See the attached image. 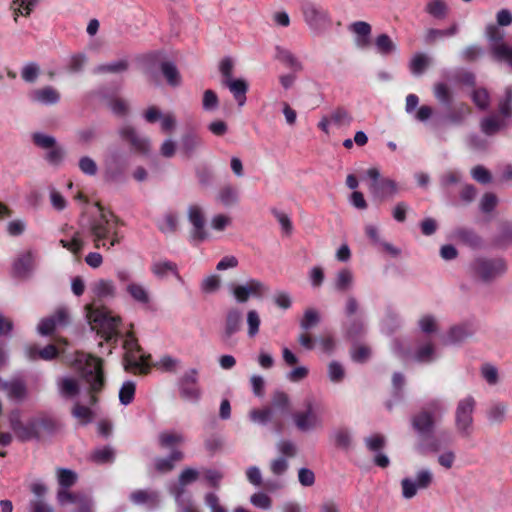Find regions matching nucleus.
Instances as JSON below:
<instances>
[{
	"label": "nucleus",
	"instance_id": "0eeeda50",
	"mask_svg": "<svg viewBox=\"0 0 512 512\" xmlns=\"http://www.w3.org/2000/svg\"><path fill=\"white\" fill-rule=\"evenodd\" d=\"M103 167L104 179L107 182H122L128 167L127 155L119 148L110 147L104 156Z\"/></svg>",
	"mask_w": 512,
	"mask_h": 512
},
{
	"label": "nucleus",
	"instance_id": "49530a36",
	"mask_svg": "<svg viewBox=\"0 0 512 512\" xmlns=\"http://www.w3.org/2000/svg\"><path fill=\"white\" fill-rule=\"evenodd\" d=\"M330 119L338 127L349 126L353 121V116L345 107L338 106L332 111Z\"/></svg>",
	"mask_w": 512,
	"mask_h": 512
},
{
	"label": "nucleus",
	"instance_id": "393cba45",
	"mask_svg": "<svg viewBox=\"0 0 512 512\" xmlns=\"http://www.w3.org/2000/svg\"><path fill=\"white\" fill-rule=\"evenodd\" d=\"M221 84L230 90L239 107L244 106L247 99L246 93L249 89V85L246 80L242 78H232L228 81H221Z\"/></svg>",
	"mask_w": 512,
	"mask_h": 512
},
{
	"label": "nucleus",
	"instance_id": "37998d69",
	"mask_svg": "<svg viewBox=\"0 0 512 512\" xmlns=\"http://www.w3.org/2000/svg\"><path fill=\"white\" fill-rule=\"evenodd\" d=\"M60 393L63 397L71 399L80 393L78 382L70 377L62 378L59 383Z\"/></svg>",
	"mask_w": 512,
	"mask_h": 512
},
{
	"label": "nucleus",
	"instance_id": "a18cd8bd",
	"mask_svg": "<svg viewBox=\"0 0 512 512\" xmlns=\"http://www.w3.org/2000/svg\"><path fill=\"white\" fill-rule=\"evenodd\" d=\"M272 410H278L281 414H287L290 410V399L287 393L275 391L271 399Z\"/></svg>",
	"mask_w": 512,
	"mask_h": 512
},
{
	"label": "nucleus",
	"instance_id": "b1692460",
	"mask_svg": "<svg viewBox=\"0 0 512 512\" xmlns=\"http://www.w3.org/2000/svg\"><path fill=\"white\" fill-rule=\"evenodd\" d=\"M492 246L498 249L512 247V221H501L498 224V232L492 238Z\"/></svg>",
	"mask_w": 512,
	"mask_h": 512
},
{
	"label": "nucleus",
	"instance_id": "ea45409f",
	"mask_svg": "<svg viewBox=\"0 0 512 512\" xmlns=\"http://www.w3.org/2000/svg\"><path fill=\"white\" fill-rule=\"evenodd\" d=\"M353 285V274L352 272L347 269L343 268L336 274L334 287L335 290L338 292H346L348 291Z\"/></svg>",
	"mask_w": 512,
	"mask_h": 512
},
{
	"label": "nucleus",
	"instance_id": "bb28decb",
	"mask_svg": "<svg viewBox=\"0 0 512 512\" xmlns=\"http://www.w3.org/2000/svg\"><path fill=\"white\" fill-rule=\"evenodd\" d=\"M2 389L7 392V396L15 401L21 402L27 397L26 383L21 379H13L2 383Z\"/></svg>",
	"mask_w": 512,
	"mask_h": 512
},
{
	"label": "nucleus",
	"instance_id": "39448f33",
	"mask_svg": "<svg viewBox=\"0 0 512 512\" xmlns=\"http://www.w3.org/2000/svg\"><path fill=\"white\" fill-rule=\"evenodd\" d=\"M82 375L89 386V403L95 405L98 402L96 394L104 389L106 383L103 360L94 355H88L82 369Z\"/></svg>",
	"mask_w": 512,
	"mask_h": 512
},
{
	"label": "nucleus",
	"instance_id": "13d9d810",
	"mask_svg": "<svg viewBox=\"0 0 512 512\" xmlns=\"http://www.w3.org/2000/svg\"><path fill=\"white\" fill-rule=\"evenodd\" d=\"M246 321L248 326V337L254 338L259 333V328L261 324L259 313L254 309L249 310L247 312Z\"/></svg>",
	"mask_w": 512,
	"mask_h": 512
},
{
	"label": "nucleus",
	"instance_id": "a211bd4d",
	"mask_svg": "<svg viewBox=\"0 0 512 512\" xmlns=\"http://www.w3.org/2000/svg\"><path fill=\"white\" fill-rule=\"evenodd\" d=\"M203 145L204 141L201 135L197 131L190 129L182 134L179 151L183 157L190 159Z\"/></svg>",
	"mask_w": 512,
	"mask_h": 512
},
{
	"label": "nucleus",
	"instance_id": "cd10ccee",
	"mask_svg": "<svg viewBox=\"0 0 512 512\" xmlns=\"http://www.w3.org/2000/svg\"><path fill=\"white\" fill-rule=\"evenodd\" d=\"M344 336L352 341L361 338L365 333V326L362 318L352 317L343 324Z\"/></svg>",
	"mask_w": 512,
	"mask_h": 512
},
{
	"label": "nucleus",
	"instance_id": "423d86ee",
	"mask_svg": "<svg viewBox=\"0 0 512 512\" xmlns=\"http://www.w3.org/2000/svg\"><path fill=\"white\" fill-rule=\"evenodd\" d=\"M123 348L126 351L124 355V368L126 371L133 370L141 373L149 371L148 360L151 356L143 352L133 332L127 333Z\"/></svg>",
	"mask_w": 512,
	"mask_h": 512
},
{
	"label": "nucleus",
	"instance_id": "09e8293b",
	"mask_svg": "<svg viewBox=\"0 0 512 512\" xmlns=\"http://www.w3.org/2000/svg\"><path fill=\"white\" fill-rule=\"evenodd\" d=\"M320 323V314L316 309H306L303 318L300 321V327L304 331H308L316 327Z\"/></svg>",
	"mask_w": 512,
	"mask_h": 512
},
{
	"label": "nucleus",
	"instance_id": "e2e57ef3",
	"mask_svg": "<svg viewBox=\"0 0 512 512\" xmlns=\"http://www.w3.org/2000/svg\"><path fill=\"white\" fill-rule=\"evenodd\" d=\"M334 443L336 447L348 450L351 446V435L348 429L340 428L336 430L333 434Z\"/></svg>",
	"mask_w": 512,
	"mask_h": 512
},
{
	"label": "nucleus",
	"instance_id": "c756f323",
	"mask_svg": "<svg viewBox=\"0 0 512 512\" xmlns=\"http://www.w3.org/2000/svg\"><path fill=\"white\" fill-rule=\"evenodd\" d=\"M275 52V59L290 68L293 72L302 71V63L292 54L291 51L281 46H276Z\"/></svg>",
	"mask_w": 512,
	"mask_h": 512
},
{
	"label": "nucleus",
	"instance_id": "f03ea898",
	"mask_svg": "<svg viewBox=\"0 0 512 512\" xmlns=\"http://www.w3.org/2000/svg\"><path fill=\"white\" fill-rule=\"evenodd\" d=\"M8 421L16 439L22 443L39 441L43 434L51 436L58 429L56 420L47 415L32 417L24 423L19 409L10 411Z\"/></svg>",
	"mask_w": 512,
	"mask_h": 512
},
{
	"label": "nucleus",
	"instance_id": "de8ad7c7",
	"mask_svg": "<svg viewBox=\"0 0 512 512\" xmlns=\"http://www.w3.org/2000/svg\"><path fill=\"white\" fill-rule=\"evenodd\" d=\"M425 11L436 19H444L448 7L443 0H430L425 7Z\"/></svg>",
	"mask_w": 512,
	"mask_h": 512
},
{
	"label": "nucleus",
	"instance_id": "6e6552de",
	"mask_svg": "<svg viewBox=\"0 0 512 512\" xmlns=\"http://www.w3.org/2000/svg\"><path fill=\"white\" fill-rule=\"evenodd\" d=\"M471 269L482 282L491 283L507 272L508 265L502 257H478L471 263Z\"/></svg>",
	"mask_w": 512,
	"mask_h": 512
},
{
	"label": "nucleus",
	"instance_id": "f3484780",
	"mask_svg": "<svg viewBox=\"0 0 512 512\" xmlns=\"http://www.w3.org/2000/svg\"><path fill=\"white\" fill-rule=\"evenodd\" d=\"M188 219L192 224V230L190 232L191 239L197 243L206 240L208 238V232L205 229V218L199 206H189Z\"/></svg>",
	"mask_w": 512,
	"mask_h": 512
},
{
	"label": "nucleus",
	"instance_id": "3c124183",
	"mask_svg": "<svg viewBox=\"0 0 512 512\" xmlns=\"http://www.w3.org/2000/svg\"><path fill=\"white\" fill-rule=\"evenodd\" d=\"M472 335V330L467 325H456L450 328L448 339L451 343H459Z\"/></svg>",
	"mask_w": 512,
	"mask_h": 512
},
{
	"label": "nucleus",
	"instance_id": "9d476101",
	"mask_svg": "<svg viewBox=\"0 0 512 512\" xmlns=\"http://www.w3.org/2000/svg\"><path fill=\"white\" fill-rule=\"evenodd\" d=\"M476 401L474 397L467 396L457 403L455 410V428L460 437L468 439L474 431L473 413Z\"/></svg>",
	"mask_w": 512,
	"mask_h": 512
},
{
	"label": "nucleus",
	"instance_id": "9b49d317",
	"mask_svg": "<svg viewBox=\"0 0 512 512\" xmlns=\"http://www.w3.org/2000/svg\"><path fill=\"white\" fill-rule=\"evenodd\" d=\"M179 396L191 403H198L202 397V389L199 384V371L190 368L185 371L177 380Z\"/></svg>",
	"mask_w": 512,
	"mask_h": 512
},
{
	"label": "nucleus",
	"instance_id": "69168bd1",
	"mask_svg": "<svg viewBox=\"0 0 512 512\" xmlns=\"http://www.w3.org/2000/svg\"><path fill=\"white\" fill-rule=\"evenodd\" d=\"M32 257L30 253L23 254L13 264V269L16 275H25L31 267Z\"/></svg>",
	"mask_w": 512,
	"mask_h": 512
},
{
	"label": "nucleus",
	"instance_id": "0e129e2a",
	"mask_svg": "<svg viewBox=\"0 0 512 512\" xmlns=\"http://www.w3.org/2000/svg\"><path fill=\"white\" fill-rule=\"evenodd\" d=\"M59 243L63 248L71 251L75 255L80 254L84 248V241L80 238L79 232L73 235L71 241L61 239Z\"/></svg>",
	"mask_w": 512,
	"mask_h": 512
},
{
	"label": "nucleus",
	"instance_id": "c9c22d12",
	"mask_svg": "<svg viewBox=\"0 0 512 512\" xmlns=\"http://www.w3.org/2000/svg\"><path fill=\"white\" fill-rule=\"evenodd\" d=\"M490 53L492 57L498 62H506L512 67V47L506 43L496 44L490 46Z\"/></svg>",
	"mask_w": 512,
	"mask_h": 512
},
{
	"label": "nucleus",
	"instance_id": "dca6fc26",
	"mask_svg": "<svg viewBox=\"0 0 512 512\" xmlns=\"http://www.w3.org/2000/svg\"><path fill=\"white\" fill-rule=\"evenodd\" d=\"M305 411L293 414L294 424L301 432H307L322 427L321 418L315 413L313 400L307 398L304 401Z\"/></svg>",
	"mask_w": 512,
	"mask_h": 512
},
{
	"label": "nucleus",
	"instance_id": "2f4dec72",
	"mask_svg": "<svg viewBox=\"0 0 512 512\" xmlns=\"http://www.w3.org/2000/svg\"><path fill=\"white\" fill-rule=\"evenodd\" d=\"M508 405L504 402H494L486 410V417L490 424L500 425L505 421Z\"/></svg>",
	"mask_w": 512,
	"mask_h": 512
},
{
	"label": "nucleus",
	"instance_id": "1a4fd4ad",
	"mask_svg": "<svg viewBox=\"0 0 512 512\" xmlns=\"http://www.w3.org/2000/svg\"><path fill=\"white\" fill-rule=\"evenodd\" d=\"M300 10L304 22L314 32H322L331 24L328 10L312 0H300Z\"/></svg>",
	"mask_w": 512,
	"mask_h": 512
},
{
	"label": "nucleus",
	"instance_id": "58836bf2",
	"mask_svg": "<svg viewBox=\"0 0 512 512\" xmlns=\"http://www.w3.org/2000/svg\"><path fill=\"white\" fill-rule=\"evenodd\" d=\"M129 68V63L127 60L122 59L115 62L101 64L94 68V74H104V73H122L127 71Z\"/></svg>",
	"mask_w": 512,
	"mask_h": 512
},
{
	"label": "nucleus",
	"instance_id": "603ef678",
	"mask_svg": "<svg viewBox=\"0 0 512 512\" xmlns=\"http://www.w3.org/2000/svg\"><path fill=\"white\" fill-rule=\"evenodd\" d=\"M429 66V58L423 53H416L410 61L412 74L422 75Z\"/></svg>",
	"mask_w": 512,
	"mask_h": 512
},
{
	"label": "nucleus",
	"instance_id": "4468645a",
	"mask_svg": "<svg viewBox=\"0 0 512 512\" xmlns=\"http://www.w3.org/2000/svg\"><path fill=\"white\" fill-rule=\"evenodd\" d=\"M243 314L237 307L230 308L224 318L223 329L220 333V340L225 346H234V336L242 329Z\"/></svg>",
	"mask_w": 512,
	"mask_h": 512
},
{
	"label": "nucleus",
	"instance_id": "ddd939ff",
	"mask_svg": "<svg viewBox=\"0 0 512 512\" xmlns=\"http://www.w3.org/2000/svg\"><path fill=\"white\" fill-rule=\"evenodd\" d=\"M367 176L371 179L369 190L375 199L384 201L397 193L396 182L387 178L380 179V172L377 168L368 169Z\"/></svg>",
	"mask_w": 512,
	"mask_h": 512
},
{
	"label": "nucleus",
	"instance_id": "2eb2a0df",
	"mask_svg": "<svg viewBox=\"0 0 512 512\" xmlns=\"http://www.w3.org/2000/svg\"><path fill=\"white\" fill-rule=\"evenodd\" d=\"M434 480L433 473L429 469H420L416 473L415 480L406 477L401 480L402 496L411 499L417 494L418 489L429 488Z\"/></svg>",
	"mask_w": 512,
	"mask_h": 512
},
{
	"label": "nucleus",
	"instance_id": "6ab92c4d",
	"mask_svg": "<svg viewBox=\"0 0 512 512\" xmlns=\"http://www.w3.org/2000/svg\"><path fill=\"white\" fill-rule=\"evenodd\" d=\"M129 500L138 506H144L148 510H154L159 507L161 502L160 493L156 490L139 489L129 495Z\"/></svg>",
	"mask_w": 512,
	"mask_h": 512
},
{
	"label": "nucleus",
	"instance_id": "4d7b16f0",
	"mask_svg": "<svg viewBox=\"0 0 512 512\" xmlns=\"http://www.w3.org/2000/svg\"><path fill=\"white\" fill-rule=\"evenodd\" d=\"M249 417L251 421L257 422L261 425H266L273 421V411L271 407L263 409H253L250 411Z\"/></svg>",
	"mask_w": 512,
	"mask_h": 512
},
{
	"label": "nucleus",
	"instance_id": "f8f14e48",
	"mask_svg": "<svg viewBox=\"0 0 512 512\" xmlns=\"http://www.w3.org/2000/svg\"><path fill=\"white\" fill-rule=\"evenodd\" d=\"M229 289L237 303H246L249 298H262L269 288L260 280L250 279L246 284H230Z\"/></svg>",
	"mask_w": 512,
	"mask_h": 512
},
{
	"label": "nucleus",
	"instance_id": "a878e982",
	"mask_svg": "<svg viewBox=\"0 0 512 512\" xmlns=\"http://www.w3.org/2000/svg\"><path fill=\"white\" fill-rule=\"evenodd\" d=\"M480 130L486 136H494L508 126L507 120L498 115L484 117L480 121Z\"/></svg>",
	"mask_w": 512,
	"mask_h": 512
},
{
	"label": "nucleus",
	"instance_id": "bf43d9fd",
	"mask_svg": "<svg viewBox=\"0 0 512 512\" xmlns=\"http://www.w3.org/2000/svg\"><path fill=\"white\" fill-rule=\"evenodd\" d=\"M457 32H458L457 24H453L448 29H443V30L431 28L427 31L426 42L432 43L435 40L442 38V37L454 36Z\"/></svg>",
	"mask_w": 512,
	"mask_h": 512
},
{
	"label": "nucleus",
	"instance_id": "412c9836",
	"mask_svg": "<svg viewBox=\"0 0 512 512\" xmlns=\"http://www.w3.org/2000/svg\"><path fill=\"white\" fill-rule=\"evenodd\" d=\"M447 112L443 114L439 121L443 124L460 126L464 123L466 117L470 114V108L465 103H459L450 108H446Z\"/></svg>",
	"mask_w": 512,
	"mask_h": 512
},
{
	"label": "nucleus",
	"instance_id": "7c9ffc66",
	"mask_svg": "<svg viewBox=\"0 0 512 512\" xmlns=\"http://www.w3.org/2000/svg\"><path fill=\"white\" fill-rule=\"evenodd\" d=\"M27 355L32 360L41 358L43 360L49 361L58 357L59 350L54 344H49L42 349H39L36 345H33L27 348Z\"/></svg>",
	"mask_w": 512,
	"mask_h": 512
},
{
	"label": "nucleus",
	"instance_id": "8fccbe9b",
	"mask_svg": "<svg viewBox=\"0 0 512 512\" xmlns=\"http://www.w3.org/2000/svg\"><path fill=\"white\" fill-rule=\"evenodd\" d=\"M182 442H184V437L178 433L162 432L158 436L159 446L163 449L173 448Z\"/></svg>",
	"mask_w": 512,
	"mask_h": 512
},
{
	"label": "nucleus",
	"instance_id": "680f3d73",
	"mask_svg": "<svg viewBox=\"0 0 512 512\" xmlns=\"http://www.w3.org/2000/svg\"><path fill=\"white\" fill-rule=\"evenodd\" d=\"M485 36L491 45L504 43V32L495 24H488L485 27Z\"/></svg>",
	"mask_w": 512,
	"mask_h": 512
},
{
	"label": "nucleus",
	"instance_id": "774afa93",
	"mask_svg": "<svg viewBox=\"0 0 512 512\" xmlns=\"http://www.w3.org/2000/svg\"><path fill=\"white\" fill-rule=\"evenodd\" d=\"M219 106V98L214 90L207 89L203 93L202 107L205 111H215Z\"/></svg>",
	"mask_w": 512,
	"mask_h": 512
},
{
	"label": "nucleus",
	"instance_id": "4be33fe9",
	"mask_svg": "<svg viewBox=\"0 0 512 512\" xmlns=\"http://www.w3.org/2000/svg\"><path fill=\"white\" fill-rule=\"evenodd\" d=\"M453 238L472 249H480L483 245L482 237L474 229L468 227L455 228Z\"/></svg>",
	"mask_w": 512,
	"mask_h": 512
},
{
	"label": "nucleus",
	"instance_id": "5701e85b",
	"mask_svg": "<svg viewBox=\"0 0 512 512\" xmlns=\"http://www.w3.org/2000/svg\"><path fill=\"white\" fill-rule=\"evenodd\" d=\"M32 102L42 105H55L60 101V93L52 86L35 89L29 93Z\"/></svg>",
	"mask_w": 512,
	"mask_h": 512
},
{
	"label": "nucleus",
	"instance_id": "c03bdc74",
	"mask_svg": "<svg viewBox=\"0 0 512 512\" xmlns=\"http://www.w3.org/2000/svg\"><path fill=\"white\" fill-rule=\"evenodd\" d=\"M375 46L381 55L387 56L394 53L397 49L396 44L388 34H380L375 39Z\"/></svg>",
	"mask_w": 512,
	"mask_h": 512
},
{
	"label": "nucleus",
	"instance_id": "f704fd0d",
	"mask_svg": "<svg viewBox=\"0 0 512 512\" xmlns=\"http://www.w3.org/2000/svg\"><path fill=\"white\" fill-rule=\"evenodd\" d=\"M160 70L170 86L176 87L181 83V76L176 65L171 61H162Z\"/></svg>",
	"mask_w": 512,
	"mask_h": 512
},
{
	"label": "nucleus",
	"instance_id": "864d4df0",
	"mask_svg": "<svg viewBox=\"0 0 512 512\" xmlns=\"http://www.w3.org/2000/svg\"><path fill=\"white\" fill-rule=\"evenodd\" d=\"M218 199L223 205L231 206L238 201V190L231 185H226L220 189Z\"/></svg>",
	"mask_w": 512,
	"mask_h": 512
},
{
	"label": "nucleus",
	"instance_id": "7ed1b4c3",
	"mask_svg": "<svg viewBox=\"0 0 512 512\" xmlns=\"http://www.w3.org/2000/svg\"><path fill=\"white\" fill-rule=\"evenodd\" d=\"M99 208L100 216L91 221L90 233L95 248L109 250L121 242L123 237L118 232V225H123V222L113 212H104L100 205Z\"/></svg>",
	"mask_w": 512,
	"mask_h": 512
},
{
	"label": "nucleus",
	"instance_id": "5fc2aeb1",
	"mask_svg": "<svg viewBox=\"0 0 512 512\" xmlns=\"http://www.w3.org/2000/svg\"><path fill=\"white\" fill-rule=\"evenodd\" d=\"M57 479L61 489H69L76 483L77 474L70 469L59 468L57 470Z\"/></svg>",
	"mask_w": 512,
	"mask_h": 512
},
{
	"label": "nucleus",
	"instance_id": "e433bc0d",
	"mask_svg": "<svg viewBox=\"0 0 512 512\" xmlns=\"http://www.w3.org/2000/svg\"><path fill=\"white\" fill-rule=\"evenodd\" d=\"M126 291L139 304L148 305L150 303V294L143 285L130 283L127 285Z\"/></svg>",
	"mask_w": 512,
	"mask_h": 512
},
{
	"label": "nucleus",
	"instance_id": "aec40b11",
	"mask_svg": "<svg viewBox=\"0 0 512 512\" xmlns=\"http://www.w3.org/2000/svg\"><path fill=\"white\" fill-rule=\"evenodd\" d=\"M118 133L122 140L128 142L135 151L142 154H146L149 151L148 139L141 137L134 127L124 125L119 129Z\"/></svg>",
	"mask_w": 512,
	"mask_h": 512
},
{
	"label": "nucleus",
	"instance_id": "20e7f679",
	"mask_svg": "<svg viewBox=\"0 0 512 512\" xmlns=\"http://www.w3.org/2000/svg\"><path fill=\"white\" fill-rule=\"evenodd\" d=\"M86 317L93 330L107 342L116 345L118 339L122 337L118 326L121 323L119 316H113L111 311L105 306H86Z\"/></svg>",
	"mask_w": 512,
	"mask_h": 512
},
{
	"label": "nucleus",
	"instance_id": "6e6d98bb",
	"mask_svg": "<svg viewBox=\"0 0 512 512\" xmlns=\"http://www.w3.org/2000/svg\"><path fill=\"white\" fill-rule=\"evenodd\" d=\"M91 459L97 464L112 463L115 459V453L111 447L106 446L100 449H96L92 453Z\"/></svg>",
	"mask_w": 512,
	"mask_h": 512
},
{
	"label": "nucleus",
	"instance_id": "a19ab883",
	"mask_svg": "<svg viewBox=\"0 0 512 512\" xmlns=\"http://www.w3.org/2000/svg\"><path fill=\"white\" fill-rule=\"evenodd\" d=\"M498 112L505 120L512 118V86L505 88L504 97L498 103Z\"/></svg>",
	"mask_w": 512,
	"mask_h": 512
},
{
	"label": "nucleus",
	"instance_id": "052dcab7",
	"mask_svg": "<svg viewBox=\"0 0 512 512\" xmlns=\"http://www.w3.org/2000/svg\"><path fill=\"white\" fill-rule=\"evenodd\" d=\"M136 386L132 381H126L120 388L119 401L123 405H128L134 400Z\"/></svg>",
	"mask_w": 512,
	"mask_h": 512
},
{
	"label": "nucleus",
	"instance_id": "f257e3e1",
	"mask_svg": "<svg viewBox=\"0 0 512 512\" xmlns=\"http://www.w3.org/2000/svg\"><path fill=\"white\" fill-rule=\"evenodd\" d=\"M444 406L438 399H432L411 417V426L417 435L415 450L426 456L441 450V442L435 435L437 421L441 419Z\"/></svg>",
	"mask_w": 512,
	"mask_h": 512
},
{
	"label": "nucleus",
	"instance_id": "473e14b6",
	"mask_svg": "<svg viewBox=\"0 0 512 512\" xmlns=\"http://www.w3.org/2000/svg\"><path fill=\"white\" fill-rule=\"evenodd\" d=\"M184 458L182 451L174 449L166 458H157L155 460V469L160 473H167L174 469V462L181 461Z\"/></svg>",
	"mask_w": 512,
	"mask_h": 512
},
{
	"label": "nucleus",
	"instance_id": "72a5a7b5",
	"mask_svg": "<svg viewBox=\"0 0 512 512\" xmlns=\"http://www.w3.org/2000/svg\"><path fill=\"white\" fill-rule=\"evenodd\" d=\"M160 60L161 53L158 51H153L144 55L142 60L144 73L155 78L157 76L158 69H160Z\"/></svg>",
	"mask_w": 512,
	"mask_h": 512
},
{
	"label": "nucleus",
	"instance_id": "c85d7f7f",
	"mask_svg": "<svg viewBox=\"0 0 512 512\" xmlns=\"http://www.w3.org/2000/svg\"><path fill=\"white\" fill-rule=\"evenodd\" d=\"M151 271L159 279H164L169 274H172L177 279L181 280L177 264L169 260L154 262L151 266Z\"/></svg>",
	"mask_w": 512,
	"mask_h": 512
},
{
	"label": "nucleus",
	"instance_id": "4c0bfd02",
	"mask_svg": "<svg viewBox=\"0 0 512 512\" xmlns=\"http://www.w3.org/2000/svg\"><path fill=\"white\" fill-rule=\"evenodd\" d=\"M434 96L445 108H450L453 103V93L446 83L439 82L434 85Z\"/></svg>",
	"mask_w": 512,
	"mask_h": 512
},
{
	"label": "nucleus",
	"instance_id": "79ce46f5",
	"mask_svg": "<svg viewBox=\"0 0 512 512\" xmlns=\"http://www.w3.org/2000/svg\"><path fill=\"white\" fill-rule=\"evenodd\" d=\"M92 291L98 298L114 297L115 286L111 280L100 279L93 284Z\"/></svg>",
	"mask_w": 512,
	"mask_h": 512
},
{
	"label": "nucleus",
	"instance_id": "338daca9",
	"mask_svg": "<svg viewBox=\"0 0 512 512\" xmlns=\"http://www.w3.org/2000/svg\"><path fill=\"white\" fill-rule=\"evenodd\" d=\"M472 101L480 110H486L489 106L490 96L485 88H477L472 93Z\"/></svg>",
	"mask_w": 512,
	"mask_h": 512
}]
</instances>
